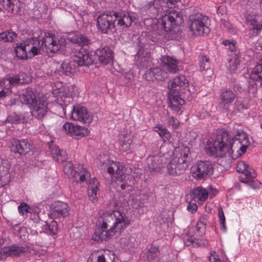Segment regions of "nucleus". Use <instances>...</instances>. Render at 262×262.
I'll return each instance as SVG.
<instances>
[{"instance_id": "338daca9", "label": "nucleus", "mask_w": 262, "mask_h": 262, "mask_svg": "<svg viewBox=\"0 0 262 262\" xmlns=\"http://www.w3.org/2000/svg\"><path fill=\"white\" fill-rule=\"evenodd\" d=\"M236 42L233 40H232L228 46V50L231 52L235 51L236 50Z\"/></svg>"}, {"instance_id": "9b49d317", "label": "nucleus", "mask_w": 262, "mask_h": 262, "mask_svg": "<svg viewBox=\"0 0 262 262\" xmlns=\"http://www.w3.org/2000/svg\"><path fill=\"white\" fill-rule=\"evenodd\" d=\"M180 0H154L152 4H149L146 13L149 18H145V20H150L156 18L159 13L163 10V7L174 8Z\"/></svg>"}, {"instance_id": "bf43d9fd", "label": "nucleus", "mask_w": 262, "mask_h": 262, "mask_svg": "<svg viewBox=\"0 0 262 262\" xmlns=\"http://www.w3.org/2000/svg\"><path fill=\"white\" fill-rule=\"evenodd\" d=\"M167 123L173 128H177L179 125V122L178 120L172 116H170L167 119Z\"/></svg>"}, {"instance_id": "c03bdc74", "label": "nucleus", "mask_w": 262, "mask_h": 262, "mask_svg": "<svg viewBox=\"0 0 262 262\" xmlns=\"http://www.w3.org/2000/svg\"><path fill=\"white\" fill-rule=\"evenodd\" d=\"M200 71L203 74L207 71H211L210 59L205 55H202L200 59Z\"/></svg>"}, {"instance_id": "5fc2aeb1", "label": "nucleus", "mask_w": 262, "mask_h": 262, "mask_svg": "<svg viewBox=\"0 0 262 262\" xmlns=\"http://www.w3.org/2000/svg\"><path fill=\"white\" fill-rule=\"evenodd\" d=\"M18 211L19 213H30L32 211V208L27 203H21L18 206Z\"/></svg>"}, {"instance_id": "864d4df0", "label": "nucleus", "mask_w": 262, "mask_h": 262, "mask_svg": "<svg viewBox=\"0 0 262 262\" xmlns=\"http://www.w3.org/2000/svg\"><path fill=\"white\" fill-rule=\"evenodd\" d=\"M14 234L21 237L25 236V233L26 232V229L24 227H21L19 225H15L13 227Z\"/></svg>"}, {"instance_id": "f8f14e48", "label": "nucleus", "mask_w": 262, "mask_h": 262, "mask_svg": "<svg viewBox=\"0 0 262 262\" xmlns=\"http://www.w3.org/2000/svg\"><path fill=\"white\" fill-rule=\"evenodd\" d=\"M12 152L19 156H25L32 151L33 149V145L31 141L27 139L12 138L10 141L9 145Z\"/></svg>"}, {"instance_id": "423d86ee", "label": "nucleus", "mask_w": 262, "mask_h": 262, "mask_svg": "<svg viewBox=\"0 0 262 262\" xmlns=\"http://www.w3.org/2000/svg\"><path fill=\"white\" fill-rule=\"evenodd\" d=\"M63 171L69 178L73 179L76 184H79L81 187L84 186V182L91 178L90 172L83 165L78 164L73 168V165L71 161L67 162L64 165Z\"/></svg>"}, {"instance_id": "5701e85b", "label": "nucleus", "mask_w": 262, "mask_h": 262, "mask_svg": "<svg viewBox=\"0 0 262 262\" xmlns=\"http://www.w3.org/2000/svg\"><path fill=\"white\" fill-rule=\"evenodd\" d=\"M188 81L183 75H179L172 79L168 85L170 92L179 94L182 90H186Z\"/></svg>"}, {"instance_id": "e433bc0d", "label": "nucleus", "mask_w": 262, "mask_h": 262, "mask_svg": "<svg viewBox=\"0 0 262 262\" xmlns=\"http://www.w3.org/2000/svg\"><path fill=\"white\" fill-rule=\"evenodd\" d=\"M160 251L156 246H151L145 253L148 262H164L160 256Z\"/></svg>"}, {"instance_id": "b1692460", "label": "nucleus", "mask_w": 262, "mask_h": 262, "mask_svg": "<svg viewBox=\"0 0 262 262\" xmlns=\"http://www.w3.org/2000/svg\"><path fill=\"white\" fill-rule=\"evenodd\" d=\"M27 246L13 245L4 247L0 250V253L3 256H15L28 251Z\"/></svg>"}, {"instance_id": "473e14b6", "label": "nucleus", "mask_w": 262, "mask_h": 262, "mask_svg": "<svg viewBox=\"0 0 262 262\" xmlns=\"http://www.w3.org/2000/svg\"><path fill=\"white\" fill-rule=\"evenodd\" d=\"M191 197L195 201L199 203L205 202L208 197L207 190L201 186L196 187L191 191Z\"/></svg>"}, {"instance_id": "a18cd8bd", "label": "nucleus", "mask_w": 262, "mask_h": 262, "mask_svg": "<svg viewBox=\"0 0 262 262\" xmlns=\"http://www.w3.org/2000/svg\"><path fill=\"white\" fill-rule=\"evenodd\" d=\"M53 94L57 97V100L60 99L63 102L66 101L67 99H70V92L67 90H65L64 88H59L57 90H54L53 91Z\"/></svg>"}, {"instance_id": "f03ea898", "label": "nucleus", "mask_w": 262, "mask_h": 262, "mask_svg": "<svg viewBox=\"0 0 262 262\" xmlns=\"http://www.w3.org/2000/svg\"><path fill=\"white\" fill-rule=\"evenodd\" d=\"M114 215L115 221L108 229L107 228L113 221L112 214H106L103 219L100 228L96 231V233L101 241H106L114 236L120 235L122 231L130 224L133 220L131 214H117V215L114 214Z\"/></svg>"}, {"instance_id": "052dcab7", "label": "nucleus", "mask_w": 262, "mask_h": 262, "mask_svg": "<svg viewBox=\"0 0 262 262\" xmlns=\"http://www.w3.org/2000/svg\"><path fill=\"white\" fill-rule=\"evenodd\" d=\"M219 222L221 225V229L223 232H226L227 228L226 226V218L224 214H219Z\"/></svg>"}, {"instance_id": "79ce46f5", "label": "nucleus", "mask_w": 262, "mask_h": 262, "mask_svg": "<svg viewBox=\"0 0 262 262\" xmlns=\"http://www.w3.org/2000/svg\"><path fill=\"white\" fill-rule=\"evenodd\" d=\"M249 29L252 31L253 35H258L262 29V23L258 21L256 18H253L249 21Z\"/></svg>"}, {"instance_id": "de8ad7c7", "label": "nucleus", "mask_w": 262, "mask_h": 262, "mask_svg": "<svg viewBox=\"0 0 262 262\" xmlns=\"http://www.w3.org/2000/svg\"><path fill=\"white\" fill-rule=\"evenodd\" d=\"M16 56L23 60L29 58V55L23 48L20 43H18L15 49Z\"/></svg>"}, {"instance_id": "bb28decb", "label": "nucleus", "mask_w": 262, "mask_h": 262, "mask_svg": "<svg viewBox=\"0 0 262 262\" xmlns=\"http://www.w3.org/2000/svg\"><path fill=\"white\" fill-rule=\"evenodd\" d=\"M145 76L148 81H162L167 77V73L163 71L160 68H150L148 70Z\"/></svg>"}, {"instance_id": "603ef678", "label": "nucleus", "mask_w": 262, "mask_h": 262, "mask_svg": "<svg viewBox=\"0 0 262 262\" xmlns=\"http://www.w3.org/2000/svg\"><path fill=\"white\" fill-rule=\"evenodd\" d=\"M132 143V140L130 139H127L124 140L120 144V149L122 151H127L130 149L131 143Z\"/></svg>"}, {"instance_id": "6e6d98bb", "label": "nucleus", "mask_w": 262, "mask_h": 262, "mask_svg": "<svg viewBox=\"0 0 262 262\" xmlns=\"http://www.w3.org/2000/svg\"><path fill=\"white\" fill-rule=\"evenodd\" d=\"M57 224L56 222L53 221L51 222V223L48 226V230L47 232L49 234L53 235L57 234Z\"/></svg>"}, {"instance_id": "72a5a7b5", "label": "nucleus", "mask_w": 262, "mask_h": 262, "mask_svg": "<svg viewBox=\"0 0 262 262\" xmlns=\"http://www.w3.org/2000/svg\"><path fill=\"white\" fill-rule=\"evenodd\" d=\"M48 211L50 213H68L70 211V208L67 203L57 201L48 205Z\"/></svg>"}, {"instance_id": "9d476101", "label": "nucleus", "mask_w": 262, "mask_h": 262, "mask_svg": "<svg viewBox=\"0 0 262 262\" xmlns=\"http://www.w3.org/2000/svg\"><path fill=\"white\" fill-rule=\"evenodd\" d=\"M191 171L193 178L198 181L204 180L213 174V164L209 161H200L193 164Z\"/></svg>"}, {"instance_id": "e2e57ef3", "label": "nucleus", "mask_w": 262, "mask_h": 262, "mask_svg": "<svg viewBox=\"0 0 262 262\" xmlns=\"http://www.w3.org/2000/svg\"><path fill=\"white\" fill-rule=\"evenodd\" d=\"M3 2L6 1V0H2ZM7 2V6L8 8H9V10L13 11L14 9V6L15 5L17 4V0H6Z\"/></svg>"}, {"instance_id": "f257e3e1", "label": "nucleus", "mask_w": 262, "mask_h": 262, "mask_svg": "<svg viewBox=\"0 0 262 262\" xmlns=\"http://www.w3.org/2000/svg\"><path fill=\"white\" fill-rule=\"evenodd\" d=\"M250 144L248 135L235 125L230 124L227 129H216L211 140L207 141L206 153L215 158H222L227 155L231 156L233 151L238 148L236 151L241 156Z\"/></svg>"}, {"instance_id": "09e8293b", "label": "nucleus", "mask_w": 262, "mask_h": 262, "mask_svg": "<svg viewBox=\"0 0 262 262\" xmlns=\"http://www.w3.org/2000/svg\"><path fill=\"white\" fill-rule=\"evenodd\" d=\"M24 119V117L21 115L12 113L7 117V121L12 124H19L23 122Z\"/></svg>"}, {"instance_id": "f3484780", "label": "nucleus", "mask_w": 262, "mask_h": 262, "mask_svg": "<svg viewBox=\"0 0 262 262\" xmlns=\"http://www.w3.org/2000/svg\"><path fill=\"white\" fill-rule=\"evenodd\" d=\"M73 59L75 61L78 67H89L94 61L92 53L89 50L83 48L74 52Z\"/></svg>"}, {"instance_id": "0e129e2a", "label": "nucleus", "mask_w": 262, "mask_h": 262, "mask_svg": "<svg viewBox=\"0 0 262 262\" xmlns=\"http://www.w3.org/2000/svg\"><path fill=\"white\" fill-rule=\"evenodd\" d=\"M190 93V94H194L196 93L198 91V89L195 85V84H191L190 85L187 84L186 89Z\"/></svg>"}, {"instance_id": "37998d69", "label": "nucleus", "mask_w": 262, "mask_h": 262, "mask_svg": "<svg viewBox=\"0 0 262 262\" xmlns=\"http://www.w3.org/2000/svg\"><path fill=\"white\" fill-rule=\"evenodd\" d=\"M177 159H181L183 161L185 160L187 166L190 162V153L189 148L187 146H181L179 154V156Z\"/></svg>"}, {"instance_id": "c9c22d12", "label": "nucleus", "mask_w": 262, "mask_h": 262, "mask_svg": "<svg viewBox=\"0 0 262 262\" xmlns=\"http://www.w3.org/2000/svg\"><path fill=\"white\" fill-rule=\"evenodd\" d=\"M169 96V106L173 111L178 112L184 103V100L175 92L171 93Z\"/></svg>"}, {"instance_id": "a878e982", "label": "nucleus", "mask_w": 262, "mask_h": 262, "mask_svg": "<svg viewBox=\"0 0 262 262\" xmlns=\"http://www.w3.org/2000/svg\"><path fill=\"white\" fill-rule=\"evenodd\" d=\"M99 62L102 64H107L112 62L113 51L108 47H104L97 49L95 52Z\"/></svg>"}, {"instance_id": "7c9ffc66", "label": "nucleus", "mask_w": 262, "mask_h": 262, "mask_svg": "<svg viewBox=\"0 0 262 262\" xmlns=\"http://www.w3.org/2000/svg\"><path fill=\"white\" fill-rule=\"evenodd\" d=\"M99 182L95 178L90 179L88 183V193L90 200L92 202L97 200V192L99 190Z\"/></svg>"}, {"instance_id": "4468645a", "label": "nucleus", "mask_w": 262, "mask_h": 262, "mask_svg": "<svg viewBox=\"0 0 262 262\" xmlns=\"http://www.w3.org/2000/svg\"><path fill=\"white\" fill-rule=\"evenodd\" d=\"M113 19L115 25V32L123 31L132 24L133 18L127 12H113Z\"/></svg>"}, {"instance_id": "c85d7f7f", "label": "nucleus", "mask_w": 262, "mask_h": 262, "mask_svg": "<svg viewBox=\"0 0 262 262\" xmlns=\"http://www.w3.org/2000/svg\"><path fill=\"white\" fill-rule=\"evenodd\" d=\"M164 157L159 156H150L146 159L147 168L150 172L159 171L162 167Z\"/></svg>"}, {"instance_id": "a211bd4d", "label": "nucleus", "mask_w": 262, "mask_h": 262, "mask_svg": "<svg viewBox=\"0 0 262 262\" xmlns=\"http://www.w3.org/2000/svg\"><path fill=\"white\" fill-rule=\"evenodd\" d=\"M29 55V58L39 55L40 53L41 45L40 40L38 38H28L20 42Z\"/></svg>"}, {"instance_id": "0eeeda50", "label": "nucleus", "mask_w": 262, "mask_h": 262, "mask_svg": "<svg viewBox=\"0 0 262 262\" xmlns=\"http://www.w3.org/2000/svg\"><path fill=\"white\" fill-rule=\"evenodd\" d=\"M236 170L243 173V175L239 177L241 182L247 184L254 189L260 188L261 183L255 179L257 177L256 171L246 162L244 161L238 162L236 164Z\"/></svg>"}, {"instance_id": "ddd939ff", "label": "nucleus", "mask_w": 262, "mask_h": 262, "mask_svg": "<svg viewBox=\"0 0 262 262\" xmlns=\"http://www.w3.org/2000/svg\"><path fill=\"white\" fill-rule=\"evenodd\" d=\"M113 18V12L104 13L99 15L97 18V29L103 34L115 32V25Z\"/></svg>"}, {"instance_id": "774afa93", "label": "nucleus", "mask_w": 262, "mask_h": 262, "mask_svg": "<svg viewBox=\"0 0 262 262\" xmlns=\"http://www.w3.org/2000/svg\"><path fill=\"white\" fill-rule=\"evenodd\" d=\"M33 215H34L33 218H32V216L30 218L32 219V220L34 221V222H36V223L38 222L39 220L38 214H33Z\"/></svg>"}, {"instance_id": "cd10ccee", "label": "nucleus", "mask_w": 262, "mask_h": 262, "mask_svg": "<svg viewBox=\"0 0 262 262\" xmlns=\"http://www.w3.org/2000/svg\"><path fill=\"white\" fill-rule=\"evenodd\" d=\"M68 39L80 47L88 46L92 43L91 40L85 34H81L78 32L71 33L68 36Z\"/></svg>"}, {"instance_id": "aec40b11", "label": "nucleus", "mask_w": 262, "mask_h": 262, "mask_svg": "<svg viewBox=\"0 0 262 262\" xmlns=\"http://www.w3.org/2000/svg\"><path fill=\"white\" fill-rule=\"evenodd\" d=\"M62 129L67 135L74 138L83 137L89 133L88 128L69 122L63 124Z\"/></svg>"}, {"instance_id": "58836bf2", "label": "nucleus", "mask_w": 262, "mask_h": 262, "mask_svg": "<svg viewBox=\"0 0 262 262\" xmlns=\"http://www.w3.org/2000/svg\"><path fill=\"white\" fill-rule=\"evenodd\" d=\"M153 130L159 134L164 142L169 141L171 138V133L162 124L156 125L153 127Z\"/></svg>"}, {"instance_id": "3c124183", "label": "nucleus", "mask_w": 262, "mask_h": 262, "mask_svg": "<svg viewBox=\"0 0 262 262\" xmlns=\"http://www.w3.org/2000/svg\"><path fill=\"white\" fill-rule=\"evenodd\" d=\"M252 78L254 80H262V66L257 64L252 71Z\"/></svg>"}, {"instance_id": "6e6552de", "label": "nucleus", "mask_w": 262, "mask_h": 262, "mask_svg": "<svg viewBox=\"0 0 262 262\" xmlns=\"http://www.w3.org/2000/svg\"><path fill=\"white\" fill-rule=\"evenodd\" d=\"M209 18L208 16L198 13L189 16L188 26L193 35L201 36L210 32Z\"/></svg>"}, {"instance_id": "412c9836", "label": "nucleus", "mask_w": 262, "mask_h": 262, "mask_svg": "<svg viewBox=\"0 0 262 262\" xmlns=\"http://www.w3.org/2000/svg\"><path fill=\"white\" fill-rule=\"evenodd\" d=\"M186 163L181 159L173 158L167 165L168 173L172 176H179L183 174L188 168Z\"/></svg>"}, {"instance_id": "ea45409f", "label": "nucleus", "mask_w": 262, "mask_h": 262, "mask_svg": "<svg viewBox=\"0 0 262 262\" xmlns=\"http://www.w3.org/2000/svg\"><path fill=\"white\" fill-rule=\"evenodd\" d=\"M16 38V33L11 29L0 33V41L5 42H13Z\"/></svg>"}, {"instance_id": "2f4dec72", "label": "nucleus", "mask_w": 262, "mask_h": 262, "mask_svg": "<svg viewBox=\"0 0 262 262\" xmlns=\"http://www.w3.org/2000/svg\"><path fill=\"white\" fill-rule=\"evenodd\" d=\"M161 62L163 67L171 73H176L179 70L178 60L171 57L167 55L163 56L161 58Z\"/></svg>"}, {"instance_id": "4be33fe9", "label": "nucleus", "mask_w": 262, "mask_h": 262, "mask_svg": "<svg viewBox=\"0 0 262 262\" xmlns=\"http://www.w3.org/2000/svg\"><path fill=\"white\" fill-rule=\"evenodd\" d=\"M106 164L107 166V172L111 176H114L121 181L125 177L124 174V167L121 163L108 160Z\"/></svg>"}, {"instance_id": "39448f33", "label": "nucleus", "mask_w": 262, "mask_h": 262, "mask_svg": "<svg viewBox=\"0 0 262 262\" xmlns=\"http://www.w3.org/2000/svg\"><path fill=\"white\" fill-rule=\"evenodd\" d=\"M155 41L151 39L150 36L145 37L141 36L139 38V51L137 53L138 56L142 55L139 60L138 67L140 69L150 68L152 65L150 53L147 50L152 49Z\"/></svg>"}, {"instance_id": "680f3d73", "label": "nucleus", "mask_w": 262, "mask_h": 262, "mask_svg": "<svg viewBox=\"0 0 262 262\" xmlns=\"http://www.w3.org/2000/svg\"><path fill=\"white\" fill-rule=\"evenodd\" d=\"M210 262H222L219 255L215 251H211L209 257Z\"/></svg>"}, {"instance_id": "13d9d810", "label": "nucleus", "mask_w": 262, "mask_h": 262, "mask_svg": "<svg viewBox=\"0 0 262 262\" xmlns=\"http://www.w3.org/2000/svg\"><path fill=\"white\" fill-rule=\"evenodd\" d=\"M230 86L233 88L235 92L238 91L241 92L243 90L240 84L236 81L235 79H231L229 81Z\"/></svg>"}, {"instance_id": "393cba45", "label": "nucleus", "mask_w": 262, "mask_h": 262, "mask_svg": "<svg viewBox=\"0 0 262 262\" xmlns=\"http://www.w3.org/2000/svg\"><path fill=\"white\" fill-rule=\"evenodd\" d=\"M11 179L8 162L0 158V188L8 185Z\"/></svg>"}, {"instance_id": "20e7f679", "label": "nucleus", "mask_w": 262, "mask_h": 262, "mask_svg": "<svg viewBox=\"0 0 262 262\" xmlns=\"http://www.w3.org/2000/svg\"><path fill=\"white\" fill-rule=\"evenodd\" d=\"M183 22V16L180 12L172 10L156 20L155 24L152 27L156 35H165L166 33L175 32L176 27Z\"/></svg>"}, {"instance_id": "1a4fd4ad", "label": "nucleus", "mask_w": 262, "mask_h": 262, "mask_svg": "<svg viewBox=\"0 0 262 262\" xmlns=\"http://www.w3.org/2000/svg\"><path fill=\"white\" fill-rule=\"evenodd\" d=\"M40 40L41 49H45L48 54H54L65 46L66 40L64 38L59 39L51 32H45Z\"/></svg>"}, {"instance_id": "f704fd0d", "label": "nucleus", "mask_w": 262, "mask_h": 262, "mask_svg": "<svg viewBox=\"0 0 262 262\" xmlns=\"http://www.w3.org/2000/svg\"><path fill=\"white\" fill-rule=\"evenodd\" d=\"M78 66L73 59L70 60H65L60 66V71L66 75H70L75 73L78 68Z\"/></svg>"}, {"instance_id": "4c0bfd02", "label": "nucleus", "mask_w": 262, "mask_h": 262, "mask_svg": "<svg viewBox=\"0 0 262 262\" xmlns=\"http://www.w3.org/2000/svg\"><path fill=\"white\" fill-rule=\"evenodd\" d=\"M195 229V236L194 235H190V238H188V241L191 243L192 244H197L198 242L195 241L198 240L197 237L202 236L204 234L205 229V223L198 221Z\"/></svg>"}, {"instance_id": "dca6fc26", "label": "nucleus", "mask_w": 262, "mask_h": 262, "mask_svg": "<svg viewBox=\"0 0 262 262\" xmlns=\"http://www.w3.org/2000/svg\"><path fill=\"white\" fill-rule=\"evenodd\" d=\"M70 118L85 124H90L92 121V115L85 107L80 105L72 106Z\"/></svg>"}, {"instance_id": "8fccbe9b", "label": "nucleus", "mask_w": 262, "mask_h": 262, "mask_svg": "<svg viewBox=\"0 0 262 262\" xmlns=\"http://www.w3.org/2000/svg\"><path fill=\"white\" fill-rule=\"evenodd\" d=\"M234 111L237 112H241L248 108L247 105L244 103L241 98H237L233 104Z\"/></svg>"}, {"instance_id": "2eb2a0df", "label": "nucleus", "mask_w": 262, "mask_h": 262, "mask_svg": "<svg viewBox=\"0 0 262 262\" xmlns=\"http://www.w3.org/2000/svg\"><path fill=\"white\" fill-rule=\"evenodd\" d=\"M235 94L229 88L223 89L220 94L219 106L222 112L229 113L231 111L230 107L235 99Z\"/></svg>"}, {"instance_id": "7ed1b4c3", "label": "nucleus", "mask_w": 262, "mask_h": 262, "mask_svg": "<svg viewBox=\"0 0 262 262\" xmlns=\"http://www.w3.org/2000/svg\"><path fill=\"white\" fill-rule=\"evenodd\" d=\"M21 99L28 105L32 116L37 119H42L49 110L45 99L36 96L31 88L27 89L23 93Z\"/></svg>"}, {"instance_id": "6ab92c4d", "label": "nucleus", "mask_w": 262, "mask_h": 262, "mask_svg": "<svg viewBox=\"0 0 262 262\" xmlns=\"http://www.w3.org/2000/svg\"><path fill=\"white\" fill-rule=\"evenodd\" d=\"M20 78L17 75L0 79V87L2 88V90L0 91V100L12 92V87L17 84Z\"/></svg>"}, {"instance_id": "49530a36", "label": "nucleus", "mask_w": 262, "mask_h": 262, "mask_svg": "<svg viewBox=\"0 0 262 262\" xmlns=\"http://www.w3.org/2000/svg\"><path fill=\"white\" fill-rule=\"evenodd\" d=\"M241 60L237 54H235L234 57L229 60V65L228 67L229 71L231 72H234L240 65Z\"/></svg>"}, {"instance_id": "69168bd1", "label": "nucleus", "mask_w": 262, "mask_h": 262, "mask_svg": "<svg viewBox=\"0 0 262 262\" xmlns=\"http://www.w3.org/2000/svg\"><path fill=\"white\" fill-rule=\"evenodd\" d=\"M187 209L189 212L193 213L197 211L198 206L195 203L190 202L188 204Z\"/></svg>"}, {"instance_id": "a19ab883", "label": "nucleus", "mask_w": 262, "mask_h": 262, "mask_svg": "<svg viewBox=\"0 0 262 262\" xmlns=\"http://www.w3.org/2000/svg\"><path fill=\"white\" fill-rule=\"evenodd\" d=\"M120 244L124 249L129 250L135 247L137 245V242L134 236H128L122 238L120 240Z\"/></svg>"}, {"instance_id": "c756f323", "label": "nucleus", "mask_w": 262, "mask_h": 262, "mask_svg": "<svg viewBox=\"0 0 262 262\" xmlns=\"http://www.w3.org/2000/svg\"><path fill=\"white\" fill-rule=\"evenodd\" d=\"M49 146L50 155L58 163H62L67 160V154L64 150L52 143Z\"/></svg>"}, {"instance_id": "4d7b16f0", "label": "nucleus", "mask_w": 262, "mask_h": 262, "mask_svg": "<svg viewBox=\"0 0 262 262\" xmlns=\"http://www.w3.org/2000/svg\"><path fill=\"white\" fill-rule=\"evenodd\" d=\"M97 262H113V260L111 257L109 256L108 253H105L103 254L99 255L97 258Z\"/></svg>"}]
</instances>
